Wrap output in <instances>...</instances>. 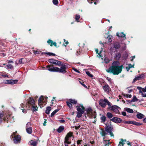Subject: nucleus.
<instances>
[{
    "instance_id": "1",
    "label": "nucleus",
    "mask_w": 146,
    "mask_h": 146,
    "mask_svg": "<svg viewBox=\"0 0 146 146\" xmlns=\"http://www.w3.org/2000/svg\"><path fill=\"white\" fill-rule=\"evenodd\" d=\"M119 62L118 61L113 62L112 65L109 68V70L112 72L114 75H117L122 71V65L119 66Z\"/></svg>"
},
{
    "instance_id": "2",
    "label": "nucleus",
    "mask_w": 146,
    "mask_h": 146,
    "mask_svg": "<svg viewBox=\"0 0 146 146\" xmlns=\"http://www.w3.org/2000/svg\"><path fill=\"white\" fill-rule=\"evenodd\" d=\"M60 68L57 67H53L52 65V67H50V65L46 66L47 70L50 72H59L62 73H65L66 72V65L65 64H60Z\"/></svg>"
},
{
    "instance_id": "3",
    "label": "nucleus",
    "mask_w": 146,
    "mask_h": 146,
    "mask_svg": "<svg viewBox=\"0 0 146 146\" xmlns=\"http://www.w3.org/2000/svg\"><path fill=\"white\" fill-rule=\"evenodd\" d=\"M120 45L119 42H115L111 46L110 50V52L112 54L113 53L117 52V50L120 47Z\"/></svg>"
},
{
    "instance_id": "4",
    "label": "nucleus",
    "mask_w": 146,
    "mask_h": 146,
    "mask_svg": "<svg viewBox=\"0 0 146 146\" xmlns=\"http://www.w3.org/2000/svg\"><path fill=\"white\" fill-rule=\"evenodd\" d=\"M99 104L103 108H105L107 104L109 106H110V104L111 103L105 98L103 99H101L99 101Z\"/></svg>"
},
{
    "instance_id": "5",
    "label": "nucleus",
    "mask_w": 146,
    "mask_h": 146,
    "mask_svg": "<svg viewBox=\"0 0 146 146\" xmlns=\"http://www.w3.org/2000/svg\"><path fill=\"white\" fill-rule=\"evenodd\" d=\"M109 109L113 111V112L116 113H117L119 112L118 108H119L118 106L116 105H113V106H111V104H110V106H109Z\"/></svg>"
},
{
    "instance_id": "6",
    "label": "nucleus",
    "mask_w": 146,
    "mask_h": 146,
    "mask_svg": "<svg viewBox=\"0 0 146 146\" xmlns=\"http://www.w3.org/2000/svg\"><path fill=\"white\" fill-rule=\"evenodd\" d=\"M48 62L51 64L57 65L58 66H59L61 63L60 61L53 59H49L48 60Z\"/></svg>"
},
{
    "instance_id": "7",
    "label": "nucleus",
    "mask_w": 146,
    "mask_h": 146,
    "mask_svg": "<svg viewBox=\"0 0 146 146\" xmlns=\"http://www.w3.org/2000/svg\"><path fill=\"white\" fill-rule=\"evenodd\" d=\"M44 100V98H43V96H41L40 98H39L38 100V105L41 108V105H42V107H43V105L44 106L46 104L45 103L43 102V100Z\"/></svg>"
},
{
    "instance_id": "8",
    "label": "nucleus",
    "mask_w": 146,
    "mask_h": 146,
    "mask_svg": "<svg viewBox=\"0 0 146 146\" xmlns=\"http://www.w3.org/2000/svg\"><path fill=\"white\" fill-rule=\"evenodd\" d=\"M110 120L117 123H120L122 121V120L121 118L116 117H113L112 119H111Z\"/></svg>"
},
{
    "instance_id": "9",
    "label": "nucleus",
    "mask_w": 146,
    "mask_h": 146,
    "mask_svg": "<svg viewBox=\"0 0 146 146\" xmlns=\"http://www.w3.org/2000/svg\"><path fill=\"white\" fill-rule=\"evenodd\" d=\"M144 74H141L135 77L133 82V83H134L136 82V81L141 80L144 78Z\"/></svg>"
},
{
    "instance_id": "10",
    "label": "nucleus",
    "mask_w": 146,
    "mask_h": 146,
    "mask_svg": "<svg viewBox=\"0 0 146 146\" xmlns=\"http://www.w3.org/2000/svg\"><path fill=\"white\" fill-rule=\"evenodd\" d=\"M77 110L79 112H83V113L84 112V108L82 105H80L79 106H77L76 107Z\"/></svg>"
},
{
    "instance_id": "11",
    "label": "nucleus",
    "mask_w": 146,
    "mask_h": 146,
    "mask_svg": "<svg viewBox=\"0 0 146 146\" xmlns=\"http://www.w3.org/2000/svg\"><path fill=\"white\" fill-rule=\"evenodd\" d=\"M18 80H7L5 82V84H14L17 82Z\"/></svg>"
},
{
    "instance_id": "12",
    "label": "nucleus",
    "mask_w": 146,
    "mask_h": 146,
    "mask_svg": "<svg viewBox=\"0 0 146 146\" xmlns=\"http://www.w3.org/2000/svg\"><path fill=\"white\" fill-rule=\"evenodd\" d=\"M73 136V133L72 132H70L68 133L65 138V141H70L69 140L70 138Z\"/></svg>"
},
{
    "instance_id": "13",
    "label": "nucleus",
    "mask_w": 146,
    "mask_h": 146,
    "mask_svg": "<svg viewBox=\"0 0 146 146\" xmlns=\"http://www.w3.org/2000/svg\"><path fill=\"white\" fill-rule=\"evenodd\" d=\"M21 140L20 136L18 135L17 136H15L13 139V141L15 143H17L20 142Z\"/></svg>"
},
{
    "instance_id": "14",
    "label": "nucleus",
    "mask_w": 146,
    "mask_h": 146,
    "mask_svg": "<svg viewBox=\"0 0 146 146\" xmlns=\"http://www.w3.org/2000/svg\"><path fill=\"white\" fill-rule=\"evenodd\" d=\"M109 88L110 87L109 85L107 84H105L103 87V89L104 92L107 93H109Z\"/></svg>"
},
{
    "instance_id": "15",
    "label": "nucleus",
    "mask_w": 146,
    "mask_h": 146,
    "mask_svg": "<svg viewBox=\"0 0 146 146\" xmlns=\"http://www.w3.org/2000/svg\"><path fill=\"white\" fill-rule=\"evenodd\" d=\"M28 105L30 104L32 106H33L35 104V101L34 99L33 98H29V100L27 102Z\"/></svg>"
},
{
    "instance_id": "16",
    "label": "nucleus",
    "mask_w": 146,
    "mask_h": 146,
    "mask_svg": "<svg viewBox=\"0 0 146 146\" xmlns=\"http://www.w3.org/2000/svg\"><path fill=\"white\" fill-rule=\"evenodd\" d=\"M117 35L118 37H121L124 38L125 39H126L125 35L123 33V32H121L119 33H117Z\"/></svg>"
},
{
    "instance_id": "17",
    "label": "nucleus",
    "mask_w": 146,
    "mask_h": 146,
    "mask_svg": "<svg viewBox=\"0 0 146 146\" xmlns=\"http://www.w3.org/2000/svg\"><path fill=\"white\" fill-rule=\"evenodd\" d=\"M64 127L63 126L61 125L57 129V131L58 133H60L64 130Z\"/></svg>"
},
{
    "instance_id": "18",
    "label": "nucleus",
    "mask_w": 146,
    "mask_h": 146,
    "mask_svg": "<svg viewBox=\"0 0 146 146\" xmlns=\"http://www.w3.org/2000/svg\"><path fill=\"white\" fill-rule=\"evenodd\" d=\"M137 88L139 90V93H141L142 96L144 97H146V94L143 93L141 91V88L139 87H137Z\"/></svg>"
},
{
    "instance_id": "19",
    "label": "nucleus",
    "mask_w": 146,
    "mask_h": 146,
    "mask_svg": "<svg viewBox=\"0 0 146 146\" xmlns=\"http://www.w3.org/2000/svg\"><path fill=\"white\" fill-rule=\"evenodd\" d=\"M47 42L49 44L50 43V46H52L53 45L54 46H56V42H53L52 40H48L47 41Z\"/></svg>"
},
{
    "instance_id": "20",
    "label": "nucleus",
    "mask_w": 146,
    "mask_h": 146,
    "mask_svg": "<svg viewBox=\"0 0 146 146\" xmlns=\"http://www.w3.org/2000/svg\"><path fill=\"white\" fill-rule=\"evenodd\" d=\"M137 117L139 119H141L144 118V115L142 113H138L136 115Z\"/></svg>"
},
{
    "instance_id": "21",
    "label": "nucleus",
    "mask_w": 146,
    "mask_h": 146,
    "mask_svg": "<svg viewBox=\"0 0 146 146\" xmlns=\"http://www.w3.org/2000/svg\"><path fill=\"white\" fill-rule=\"evenodd\" d=\"M124 110L127 111V112L129 113H133V110L132 109L127 108H124Z\"/></svg>"
},
{
    "instance_id": "22",
    "label": "nucleus",
    "mask_w": 146,
    "mask_h": 146,
    "mask_svg": "<svg viewBox=\"0 0 146 146\" xmlns=\"http://www.w3.org/2000/svg\"><path fill=\"white\" fill-rule=\"evenodd\" d=\"M100 134L102 136H104L103 139V140H104L105 139V136L108 133H107L105 131L102 130V131L100 132Z\"/></svg>"
},
{
    "instance_id": "23",
    "label": "nucleus",
    "mask_w": 146,
    "mask_h": 146,
    "mask_svg": "<svg viewBox=\"0 0 146 146\" xmlns=\"http://www.w3.org/2000/svg\"><path fill=\"white\" fill-rule=\"evenodd\" d=\"M110 140H103V143L104 144V146H109L110 144Z\"/></svg>"
},
{
    "instance_id": "24",
    "label": "nucleus",
    "mask_w": 146,
    "mask_h": 146,
    "mask_svg": "<svg viewBox=\"0 0 146 146\" xmlns=\"http://www.w3.org/2000/svg\"><path fill=\"white\" fill-rule=\"evenodd\" d=\"M26 129L27 133H28L29 134H31L32 131V127L26 128Z\"/></svg>"
},
{
    "instance_id": "25",
    "label": "nucleus",
    "mask_w": 146,
    "mask_h": 146,
    "mask_svg": "<svg viewBox=\"0 0 146 146\" xmlns=\"http://www.w3.org/2000/svg\"><path fill=\"white\" fill-rule=\"evenodd\" d=\"M112 128L111 127L107 126L106 128V131L108 133L112 132Z\"/></svg>"
},
{
    "instance_id": "26",
    "label": "nucleus",
    "mask_w": 146,
    "mask_h": 146,
    "mask_svg": "<svg viewBox=\"0 0 146 146\" xmlns=\"http://www.w3.org/2000/svg\"><path fill=\"white\" fill-rule=\"evenodd\" d=\"M28 106V104L27 103H25L24 102L23 103H22L21 104V107L22 108H25V109L26 108H27V106Z\"/></svg>"
},
{
    "instance_id": "27",
    "label": "nucleus",
    "mask_w": 146,
    "mask_h": 146,
    "mask_svg": "<svg viewBox=\"0 0 146 146\" xmlns=\"http://www.w3.org/2000/svg\"><path fill=\"white\" fill-rule=\"evenodd\" d=\"M51 110V108L50 107H48L46 108L45 112L47 114H49L50 111Z\"/></svg>"
},
{
    "instance_id": "28",
    "label": "nucleus",
    "mask_w": 146,
    "mask_h": 146,
    "mask_svg": "<svg viewBox=\"0 0 146 146\" xmlns=\"http://www.w3.org/2000/svg\"><path fill=\"white\" fill-rule=\"evenodd\" d=\"M30 143L31 145L33 146H36L37 144V142L36 141L31 140L30 141Z\"/></svg>"
},
{
    "instance_id": "29",
    "label": "nucleus",
    "mask_w": 146,
    "mask_h": 146,
    "mask_svg": "<svg viewBox=\"0 0 146 146\" xmlns=\"http://www.w3.org/2000/svg\"><path fill=\"white\" fill-rule=\"evenodd\" d=\"M100 119L101 120V122L104 123L106 120V117L105 115H102Z\"/></svg>"
},
{
    "instance_id": "30",
    "label": "nucleus",
    "mask_w": 146,
    "mask_h": 146,
    "mask_svg": "<svg viewBox=\"0 0 146 146\" xmlns=\"http://www.w3.org/2000/svg\"><path fill=\"white\" fill-rule=\"evenodd\" d=\"M132 124L137 126H139L142 125V123L135 121H132Z\"/></svg>"
},
{
    "instance_id": "31",
    "label": "nucleus",
    "mask_w": 146,
    "mask_h": 146,
    "mask_svg": "<svg viewBox=\"0 0 146 146\" xmlns=\"http://www.w3.org/2000/svg\"><path fill=\"white\" fill-rule=\"evenodd\" d=\"M106 116L109 118L110 119L113 116V114L110 112H108L106 114Z\"/></svg>"
},
{
    "instance_id": "32",
    "label": "nucleus",
    "mask_w": 146,
    "mask_h": 146,
    "mask_svg": "<svg viewBox=\"0 0 146 146\" xmlns=\"http://www.w3.org/2000/svg\"><path fill=\"white\" fill-rule=\"evenodd\" d=\"M121 57V54L119 53H117V54H116L115 55V57L117 59H119Z\"/></svg>"
},
{
    "instance_id": "33",
    "label": "nucleus",
    "mask_w": 146,
    "mask_h": 146,
    "mask_svg": "<svg viewBox=\"0 0 146 146\" xmlns=\"http://www.w3.org/2000/svg\"><path fill=\"white\" fill-rule=\"evenodd\" d=\"M138 100V99L137 98L136 96H134L132 100H131L130 102H136V101H137Z\"/></svg>"
},
{
    "instance_id": "34",
    "label": "nucleus",
    "mask_w": 146,
    "mask_h": 146,
    "mask_svg": "<svg viewBox=\"0 0 146 146\" xmlns=\"http://www.w3.org/2000/svg\"><path fill=\"white\" fill-rule=\"evenodd\" d=\"M83 113V111L81 112H78L77 113V117L79 118L82 117V114Z\"/></svg>"
},
{
    "instance_id": "35",
    "label": "nucleus",
    "mask_w": 146,
    "mask_h": 146,
    "mask_svg": "<svg viewBox=\"0 0 146 146\" xmlns=\"http://www.w3.org/2000/svg\"><path fill=\"white\" fill-rule=\"evenodd\" d=\"M110 61V60L108 58L105 57L104 60V62L106 64L108 63Z\"/></svg>"
},
{
    "instance_id": "36",
    "label": "nucleus",
    "mask_w": 146,
    "mask_h": 146,
    "mask_svg": "<svg viewBox=\"0 0 146 146\" xmlns=\"http://www.w3.org/2000/svg\"><path fill=\"white\" fill-rule=\"evenodd\" d=\"M96 113L94 112L92 113L91 116H90V117L91 118H94V119H96Z\"/></svg>"
},
{
    "instance_id": "37",
    "label": "nucleus",
    "mask_w": 146,
    "mask_h": 146,
    "mask_svg": "<svg viewBox=\"0 0 146 146\" xmlns=\"http://www.w3.org/2000/svg\"><path fill=\"white\" fill-rule=\"evenodd\" d=\"M71 143L70 141H64V143L65 146H69L68 144H70Z\"/></svg>"
},
{
    "instance_id": "38",
    "label": "nucleus",
    "mask_w": 146,
    "mask_h": 146,
    "mask_svg": "<svg viewBox=\"0 0 146 146\" xmlns=\"http://www.w3.org/2000/svg\"><path fill=\"white\" fill-rule=\"evenodd\" d=\"M44 53L45 54H47L49 56H55L56 55V54H54L52 52H44Z\"/></svg>"
},
{
    "instance_id": "39",
    "label": "nucleus",
    "mask_w": 146,
    "mask_h": 146,
    "mask_svg": "<svg viewBox=\"0 0 146 146\" xmlns=\"http://www.w3.org/2000/svg\"><path fill=\"white\" fill-rule=\"evenodd\" d=\"M86 74L89 77L93 78V76L92 74H91L90 72L89 71H86Z\"/></svg>"
},
{
    "instance_id": "40",
    "label": "nucleus",
    "mask_w": 146,
    "mask_h": 146,
    "mask_svg": "<svg viewBox=\"0 0 146 146\" xmlns=\"http://www.w3.org/2000/svg\"><path fill=\"white\" fill-rule=\"evenodd\" d=\"M112 36H111L109 35L107 37L108 42H111L112 41Z\"/></svg>"
},
{
    "instance_id": "41",
    "label": "nucleus",
    "mask_w": 146,
    "mask_h": 146,
    "mask_svg": "<svg viewBox=\"0 0 146 146\" xmlns=\"http://www.w3.org/2000/svg\"><path fill=\"white\" fill-rule=\"evenodd\" d=\"M80 15H76L75 17V20L76 21L78 22H79V21H78L79 19L80 18Z\"/></svg>"
},
{
    "instance_id": "42",
    "label": "nucleus",
    "mask_w": 146,
    "mask_h": 146,
    "mask_svg": "<svg viewBox=\"0 0 146 146\" xmlns=\"http://www.w3.org/2000/svg\"><path fill=\"white\" fill-rule=\"evenodd\" d=\"M71 103L74 104H76L77 103V101L75 100L71 99L70 100Z\"/></svg>"
},
{
    "instance_id": "43",
    "label": "nucleus",
    "mask_w": 146,
    "mask_h": 146,
    "mask_svg": "<svg viewBox=\"0 0 146 146\" xmlns=\"http://www.w3.org/2000/svg\"><path fill=\"white\" fill-rule=\"evenodd\" d=\"M31 127V123L30 122H28L26 125V128Z\"/></svg>"
},
{
    "instance_id": "44",
    "label": "nucleus",
    "mask_w": 146,
    "mask_h": 146,
    "mask_svg": "<svg viewBox=\"0 0 146 146\" xmlns=\"http://www.w3.org/2000/svg\"><path fill=\"white\" fill-rule=\"evenodd\" d=\"M67 105V106L70 108H72V105L71 104V103L70 102H66Z\"/></svg>"
},
{
    "instance_id": "45",
    "label": "nucleus",
    "mask_w": 146,
    "mask_h": 146,
    "mask_svg": "<svg viewBox=\"0 0 146 146\" xmlns=\"http://www.w3.org/2000/svg\"><path fill=\"white\" fill-rule=\"evenodd\" d=\"M32 107L33 109V111H34L37 110V109L36 108L37 106H35V105L32 106Z\"/></svg>"
},
{
    "instance_id": "46",
    "label": "nucleus",
    "mask_w": 146,
    "mask_h": 146,
    "mask_svg": "<svg viewBox=\"0 0 146 146\" xmlns=\"http://www.w3.org/2000/svg\"><path fill=\"white\" fill-rule=\"evenodd\" d=\"M3 116V113H0V123H1L2 121V117Z\"/></svg>"
},
{
    "instance_id": "47",
    "label": "nucleus",
    "mask_w": 146,
    "mask_h": 146,
    "mask_svg": "<svg viewBox=\"0 0 146 146\" xmlns=\"http://www.w3.org/2000/svg\"><path fill=\"white\" fill-rule=\"evenodd\" d=\"M52 2L53 4L54 5H57L58 3V0H53Z\"/></svg>"
},
{
    "instance_id": "48",
    "label": "nucleus",
    "mask_w": 146,
    "mask_h": 146,
    "mask_svg": "<svg viewBox=\"0 0 146 146\" xmlns=\"http://www.w3.org/2000/svg\"><path fill=\"white\" fill-rule=\"evenodd\" d=\"M102 50H101L100 51L99 53H98V55H97V56H98L99 58H100L102 56V55L101 54V53L102 52Z\"/></svg>"
},
{
    "instance_id": "49",
    "label": "nucleus",
    "mask_w": 146,
    "mask_h": 146,
    "mask_svg": "<svg viewBox=\"0 0 146 146\" xmlns=\"http://www.w3.org/2000/svg\"><path fill=\"white\" fill-rule=\"evenodd\" d=\"M132 121H126L124 122V123L125 124H132Z\"/></svg>"
},
{
    "instance_id": "50",
    "label": "nucleus",
    "mask_w": 146,
    "mask_h": 146,
    "mask_svg": "<svg viewBox=\"0 0 146 146\" xmlns=\"http://www.w3.org/2000/svg\"><path fill=\"white\" fill-rule=\"evenodd\" d=\"M7 66L9 68L11 69L13 68V66L10 64L7 65Z\"/></svg>"
},
{
    "instance_id": "51",
    "label": "nucleus",
    "mask_w": 146,
    "mask_h": 146,
    "mask_svg": "<svg viewBox=\"0 0 146 146\" xmlns=\"http://www.w3.org/2000/svg\"><path fill=\"white\" fill-rule=\"evenodd\" d=\"M142 90V92H146V86L144 88H141V90Z\"/></svg>"
},
{
    "instance_id": "52",
    "label": "nucleus",
    "mask_w": 146,
    "mask_h": 146,
    "mask_svg": "<svg viewBox=\"0 0 146 146\" xmlns=\"http://www.w3.org/2000/svg\"><path fill=\"white\" fill-rule=\"evenodd\" d=\"M92 109L90 108H88V109H87L86 110V111L87 112L91 111H92Z\"/></svg>"
},
{
    "instance_id": "53",
    "label": "nucleus",
    "mask_w": 146,
    "mask_h": 146,
    "mask_svg": "<svg viewBox=\"0 0 146 146\" xmlns=\"http://www.w3.org/2000/svg\"><path fill=\"white\" fill-rule=\"evenodd\" d=\"M121 141L120 142V143H121L123 146V145L125 144L124 141L122 139H121Z\"/></svg>"
},
{
    "instance_id": "54",
    "label": "nucleus",
    "mask_w": 146,
    "mask_h": 146,
    "mask_svg": "<svg viewBox=\"0 0 146 146\" xmlns=\"http://www.w3.org/2000/svg\"><path fill=\"white\" fill-rule=\"evenodd\" d=\"M21 110H22V112L24 113H26L27 112V111L25 109V108H22L21 109Z\"/></svg>"
},
{
    "instance_id": "55",
    "label": "nucleus",
    "mask_w": 146,
    "mask_h": 146,
    "mask_svg": "<svg viewBox=\"0 0 146 146\" xmlns=\"http://www.w3.org/2000/svg\"><path fill=\"white\" fill-rule=\"evenodd\" d=\"M95 0H87L88 2L90 4L92 3Z\"/></svg>"
},
{
    "instance_id": "56",
    "label": "nucleus",
    "mask_w": 146,
    "mask_h": 146,
    "mask_svg": "<svg viewBox=\"0 0 146 146\" xmlns=\"http://www.w3.org/2000/svg\"><path fill=\"white\" fill-rule=\"evenodd\" d=\"M80 83L85 88H87V86L84 84L82 83L80 81H79Z\"/></svg>"
},
{
    "instance_id": "57",
    "label": "nucleus",
    "mask_w": 146,
    "mask_h": 146,
    "mask_svg": "<svg viewBox=\"0 0 146 146\" xmlns=\"http://www.w3.org/2000/svg\"><path fill=\"white\" fill-rule=\"evenodd\" d=\"M56 113L54 111L50 115V116L51 117H53Z\"/></svg>"
},
{
    "instance_id": "58",
    "label": "nucleus",
    "mask_w": 146,
    "mask_h": 146,
    "mask_svg": "<svg viewBox=\"0 0 146 146\" xmlns=\"http://www.w3.org/2000/svg\"><path fill=\"white\" fill-rule=\"evenodd\" d=\"M73 70H74L77 73H80V72L79 71H78V70L75 68H73Z\"/></svg>"
},
{
    "instance_id": "59",
    "label": "nucleus",
    "mask_w": 146,
    "mask_h": 146,
    "mask_svg": "<svg viewBox=\"0 0 146 146\" xmlns=\"http://www.w3.org/2000/svg\"><path fill=\"white\" fill-rule=\"evenodd\" d=\"M122 115L124 116H125L126 115V113L125 111H123L121 113Z\"/></svg>"
},
{
    "instance_id": "60",
    "label": "nucleus",
    "mask_w": 146,
    "mask_h": 146,
    "mask_svg": "<svg viewBox=\"0 0 146 146\" xmlns=\"http://www.w3.org/2000/svg\"><path fill=\"white\" fill-rule=\"evenodd\" d=\"M22 58L20 59L19 60V63L20 64H22Z\"/></svg>"
},
{
    "instance_id": "61",
    "label": "nucleus",
    "mask_w": 146,
    "mask_h": 146,
    "mask_svg": "<svg viewBox=\"0 0 146 146\" xmlns=\"http://www.w3.org/2000/svg\"><path fill=\"white\" fill-rule=\"evenodd\" d=\"M80 50H78L77 51V54L76 55H78L80 54Z\"/></svg>"
},
{
    "instance_id": "62",
    "label": "nucleus",
    "mask_w": 146,
    "mask_h": 146,
    "mask_svg": "<svg viewBox=\"0 0 146 146\" xmlns=\"http://www.w3.org/2000/svg\"><path fill=\"white\" fill-rule=\"evenodd\" d=\"M130 68L132 67H134V65H132L131 64H129V66Z\"/></svg>"
},
{
    "instance_id": "63",
    "label": "nucleus",
    "mask_w": 146,
    "mask_h": 146,
    "mask_svg": "<svg viewBox=\"0 0 146 146\" xmlns=\"http://www.w3.org/2000/svg\"><path fill=\"white\" fill-rule=\"evenodd\" d=\"M81 141H82L81 140H78L77 142V144H80L81 142Z\"/></svg>"
},
{
    "instance_id": "64",
    "label": "nucleus",
    "mask_w": 146,
    "mask_h": 146,
    "mask_svg": "<svg viewBox=\"0 0 146 146\" xmlns=\"http://www.w3.org/2000/svg\"><path fill=\"white\" fill-rule=\"evenodd\" d=\"M80 127V126H75V128L77 130Z\"/></svg>"
}]
</instances>
